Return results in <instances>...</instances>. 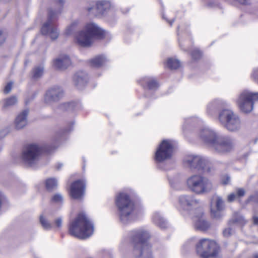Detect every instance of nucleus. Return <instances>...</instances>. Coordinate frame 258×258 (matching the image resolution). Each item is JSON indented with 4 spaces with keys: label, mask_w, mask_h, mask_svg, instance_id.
<instances>
[{
    "label": "nucleus",
    "mask_w": 258,
    "mask_h": 258,
    "mask_svg": "<svg viewBox=\"0 0 258 258\" xmlns=\"http://www.w3.org/2000/svg\"><path fill=\"white\" fill-rule=\"evenodd\" d=\"M94 225L84 212L78 213L70 221L68 232L71 235L82 239L90 237L94 232Z\"/></svg>",
    "instance_id": "f257e3e1"
},
{
    "label": "nucleus",
    "mask_w": 258,
    "mask_h": 258,
    "mask_svg": "<svg viewBox=\"0 0 258 258\" xmlns=\"http://www.w3.org/2000/svg\"><path fill=\"white\" fill-rule=\"evenodd\" d=\"M106 31L93 23H87L83 30L75 36V42L80 46L88 47L95 40H102L106 37Z\"/></svg>",
    "instance_id": "f03ea898"
},
{
    "label": "nucleus",
    "mask_w": 258,
    "mask_h": 258,
    "mask_svg": "<svg viewBox=\"0 0 258 258\" xmlns=\"http://www.w3.org/2000/svg\"><path fill=\"white\" fill-rule=\"evenodd\" d=\"M149 233L143 230H137L131 232L129 246L133 253L139 257L150 252L151 246L149 243Z\"/></svg>",
    "instance_id": "7ed1b4c3"
},
{
    "label": "nucleus",
    "mask_w": 258,
    "mask_h": 258,
    "mask_svg": "<svg viewBox=\"0 0 258 258\" xmlns=\"http://www.w3.org/2000/svg\"><path fill=\"white\" fill-rule=\"evenodd\" d=\"M218 120L228 131H238L241 128V120L238 115L231 109H223L219 113Z\"/></svg>",
    "instance_id": "20e7f679"
},
{
    "label": "nucleus",
    "mask_w": 258,
    "mask_h": 258,
    "mask_svg": "<svg viewBox=\"0 0 258 258\" xmlns=\"http://www.w3.org/2000/svg\"><path fill=\"white\" fill-rule=\"evenodd\" d=\"M115 205L118 209L121 220L127 219L135 210V204L127 194L119 193L115 198Z\"/></svg>",
    "instance_id": "39448f33"
},
{
    "label": "nucleus",
    "mask_w": 258,
    "mask_h": 258,
    "mask_svg": "<svg viewBox=\"0 0 258 258\" xmlns=\"http://www.w3.org/2000/svg\"><path fill=\"white\" fill-rule=\"evenodd\" d=\"M197 254L201 258H217L219 247L217 243L208 238H203L196 245Z\"/></svg>",
    "instance_id": "423d86ee"
},
{
    "label": "nucleus",
    "mask_w": 258,
    "mask_h": 258,
    "mask_svg": "<svg viewBox=\"0 0 258 258\" xmlns=\"http://www.w3.org/2000/svg\"><path fill=\"white\" fill-rule=\"evenodd\" d=\"M54 148L50 146H40L36 144H30L26 146L23 152L22 158L24 163L31 166L37 160L39 156L44 152H49Z\"/></svg>",
    "instance_id": "0eeeda50"
},
{
    "label": "nucleus",
    "mask_w": 258,
    "mask_h": 258,
    "mask_svg": "<svg viewBox=\"0 0 258 258\" xmlns=\"http://www.w3.org/2000/svg\"><path fill=\"white\" fill-rule=\"evenodd\" d=\"M188 188L197 194L210 191L212 188L211 182L207 178L199 175H194L187 180Z\"/></svg>",
    "instance_id": "6e6552de"
},
{
    "label": "nucleus",
    "mask_w": 258,
    "mask_h": 258,
    "mask_svg": "<svg viewBox=\"0 0 258 258\" xmlns=\"http://www.w3.org/2000/svg\"><path fill=\"white\" fill-rule=\"evenodd\" d=\"M258 101V92L243 91L238 97L237 103L241 111L248 113L253 109V103Z\"/></svg>",
    "instance_id": "1a4fd4ad"
},
{
    "label": "nucleus",
    "mask_w": 258,
    "mask_h": 258,
    "mask_svg": "<svg viewBox=\"0 0 258 258\" xmlns=\"http://www.w3.org/2000/svg\"><path fill=\"white\" fill-rule=\"evenodd\" d=\"M184 166L193 169H195L202 172H209V167L205 158L201 156L188 155L183 159Z\"/></svg>",
    "instance_id": "9d476101"
},
{
    "label": "nucleus",
    "mask_w": 258,
    "mask_h": 258,
    "mask_svg": "<svg viewBox=\"0 0 258 258\" xmlns=\"http://www.w3.org/2000/svg\"><path fill=\"white\" fill-rule=\"evenodd\" d=\"M60 12L53 11L49 10L47 22L44 23L41 29L43 35H49L52 40L56 39L58 36V33L55 25L56 16L57 13Z\"/></svg>",
    "instance_id": "9b49d317"
},
{
    "label": "nucleus",
    "mask_w": 258,
    "mask_h": 258,
    "mask_svg": "<svg viewBox=\"0 0 258 258\" xmlns=\"http://www.w3.org/2000/svg\"><path fill=\"white\" fill-rule=\"evenodd\" d=\"M233 139L219 135L211 149L216 153L224 154L230 152L234 148Z\"/></svg>",
    "instance_id": "f8f14e48"
},
{
    "label": "nucleus",
    "mask_w": 258,
    "mask_h": 258,
    "mask_svg": "<svg viewBox=\"0 0 258 258\" xmlns=\"http://www.w3.org/2000/svg\"><path fill=\"white\" fill-rule=\"evenodd\" d=\"M225 209L224 202L219 196H214L211 201L210 211L211 217L216 219L220 220L224 216L223 211Z\"/></svg>",
    "instance_id": "ddd939ff"
},
{
    "label": "nucleus",
    "mask_w": 258,
    "mask_h": 258,
    "mask_svg": "<svg viewBox=\"0 0 258 258\" xmlns=\"http://www.w3.org/2000/svg\"><path fill=\"white\" fill-rule=\"evenodd\" d=\"M199 136L200 139L211 148L219 135L211 128L204 127L200 130Z\"/></svg>",
    "instance_id": "4468645a"
},
{
    "label": "nucleus",
    "mask_w": 258,
    "mask_h": 258,
    "mask_svg": "<svg viewBox=\"0 0 258 258\" xmlns=\"http://www.w3.org/2000/svg\"><path fill=\"white\" fill-rule=\"evenodd\" d=\"M85 188L86 183L84 180H76L71 185L70 195L74 199H80L84 195Z\"/></svg>",
    "instance_id": "2eb2a0df"
},
{
    "label": "nucleus",
    "mask_w": 258,
    "mask_h": 258,
    "mask_svg": "<svg viewBox=\"0 0 258 258\" xmlns=\"http://www.w3.org/2000/svg\"><path fill=\"white\" fill-rule=\"evenodd\" d=\"M180 204L188 210L196 209V212L199 208H202V203L193 196L182 195L179 198Z\"/></svg>",
    "instance_id": "dca6fc26"
},
{
    "label": "nucleus",
    "mask_w": 258,
    "mask_h": 258,
    "mask_svg": "<svg viewBox=\"0 0 258 258\" xmlns=\"http://www.w3.org/2000/svg\"><path fill=\"white\" fill-rule=\"evenodd\" d=\"M111 7V3L109 1L102 0L96 2L95 5L87 9L89 13L95 16L103 15L108 11Z\"/></svg>",
    "instance_id": "f3484780"
},
{
    "label": "nucleus",
    "mask_w": 258,
    "mask_h": 258,
    "mask_svg": "<svg viewBox=\"0 0 258 258\" xmlns=\"http://www.w3.org/2000/svg\"><path fill=\"white\" fill-rule=\"evenodd\" d=\"M194 219V227L197 230L205 231L210 227V223L204 217V212L202 208H199L198 212L195 213Z\"/></svg>",
    "instance_id": "a211bd4d"
},
{
    "label": "nucleus",
    "mask_w": 258,
    "mask_h": 258,
    "mask_svg": "<svg viewBox=\"0 0 258 258\" xmlns=\"http://www.w3.org/2000/svg\"><path fill=\"white\" fill-rule=\"evenodd\" d=\"M173 142L169 140H162V161L171 158L174 153Z\"/></svg>",
    "instance_id": "6ab92c4d"
},
{
    "label": "nucleus",
    "mask_w": 258,
    "mask_h": 258,
    "mask_svg": "<svg viewBox=\"0 0 258 258\" xmlns=\"http://www.w3.org/2000/svg\"><path fill=\"white\" fill-rule=\"evenodd\" d=\"M63 94L59 87H54L46 92L45 99L47 101H56L62 97Z\"/></svg>",
    "instance_id": "aec40b11"
},
{
    "label": "nucleus",
    "mask_w": 258,
    "mask_h": 258,
    "mask_svg": "<svg viewBox=\"0 0 258 258\" xmlns=\"http://www.w3.org/2000/svg\"><path fill=\"white\" fill-rule=\"evenodd\" d=\"M71 64L70 57L66 55H61L53 60V66L56 70H63Z\"/></svg>",
    "instance_id": "412c9836"
},
{
    "label": "nucleus",
    "mask_w": 258,
    "mask_h": 258,
    "mask_svg": "<svg viewBox=\"0 0 258 258\" xmlns=\"http://www.w3.org/2000/svg\"><path fill=\"white\" fill-rule=\"evenodd\" d=\"M139 83L145 89L155 90L159 87V83L154 78H144L141 80Z\"/></svg>",
    "instance_id": "4be33fe9"
},
{
    "label": "nucleus",
    "mask_w": 258,
    "mask_h": 258,
    "mask_svg": "<svg viewBox=\"0 0 258 258\" xmlns=\"http://www.w3.org/2000/svg\"><path fill=\"white\" fill-rule=\"evenodd\" d=\"M28 109L23 111L16 118L15 125L17 129H21L27 124V116L28 114Z\"/></svg>",
    "instance_id": "5701e85b"
},
{
    "label": "nucleus",
    "mask_w": 258,
    "mask_h": 258,
    "mask_svg": "<svg viewBox=\"0 0 258 258\" xmlns=\"http://www.w3.org/2000/svg\"><path fill=\"white\" fill-rule=\"evenodd\" d=\"M73 81L76 86L85 85L88 82V76L83 71L78 72L74 75Z\"/></svg>",
    "instance_id": "b1692460"
},
{
    "label": "nucleus",
    "mask_w": 258,
    "mask_h": 258,
    "mask_svg": "<svg viewBox=\"0 0 258 258\" xmlns=\"http://www.w3.org/2000/svg\"><path fill=\"white\" fill-rule=\"evenodd\" d=\"M223 105V103L219 100H214L207 105V111L211 115H213L217 110Z\"/></svg>",
    "instance_id": "393cba45"
},
{
    "label": "nucleus",
    "mask_w": 258,
    "mask_h": 258,
    "mask_svg": "<svg viewBox=\"0 0 258 258\" xmlns=\"http://www.w3.org/2000/svg\"><path fill=\"white\" fill-rule=\"evenodd\" d=\"M106 58L103 55H97L89 60V63L92 67L100 68L106 62Z\"/></svg>",
    "instance_id": "a878e982"
},
{
    "label": "nucleus",
    "mask_w": 258,
    "mask_h": 258,
    "mask_svg": "<svg viewBox=\"0 0 258 258\" xmlns=\"http://www.w3.org/2000/svg\"><path fill=\"white\" fill-rule=\"evenodd\" d=\"M166 66L171 70H177L181 66V62L178 59L173 57L168 58L165 63Z\"/></svg>",
    "instance_id": "bb28decb"
},
{
    "label": "nucleus",
    "mask_w": 258,
    "mask_h": 258,
    "mask_svg": "<svg viewBox=\"0 0 258 258\" xmlns=\"http://www.w3.org/2000/svg\"><path fill=\"white\" fill-rule=\"evenodd\" d=\"M198 119L196 118H189L185 120L184 123L183 125V131L185 135L186 134L188 130H190L192 125H195L198 122Z\"/></svg>",
    "instance_id": "cd10ccee"
},
{
    "label": "nucleus",
    "mask_w": 258,
    "mask_h": 258,
    "mask_svg": "<svg viewBox=\"0 0 258 258\" xmlns=\"http://www.w3.org/2000/svg\"><path fill=\"white\" fill-rule=\"evenodd\" d=\"M57 186V181L55 178H50L45 180V187L47 190L52 191Z\"/></svg>",
    "instance_id": "c85d7f7f"
},
{
    "label": "nucleus",
    "mask_w": 258,
    "mask_h": 258,
    "mask_svg": "<svg viewBox=\"0 0 258 258\" xmlns=\"http://www.w3.org/2000/svg\"><path fill=\"white\" fill-rule=\"evenodd\" d=\"M231 221L234 223L240 225H243L246 222L244 218L239 214H235Z\"/></svg>",
    "instance_id": "c756f323"
},
{
    "label": "nucleus",
    "mask_w": 258,
    "mask_h": 258,
    "mask_svg": "<svg viewBox=\"0 0 258 258\" xmlns=\"http://www.w3.org/2000/svg\"><path fill=\"white\" fill-rule=\"evenodd\" d=\"M17 102V97L15 96H12L4 100V107L7 108L14 105Z\"/></svg>",
    "instance_id": "7c9ffc66"
},
{
    "label": "nucleus",
    "mask_w": 258,
    "mask_h": 258,
    "mask_svg": "<svg viewBox=\"0 0 258 258\" xmlns=\"http://www.w3.org/2000/svg\"><path fill=\"white\" fill-rule=\"evenodd\" d=\"M43 74V68L37 67L33 69L32 71V78L34 79L40 78Z\"/></svg>",
    "instance_id": "2f4dec72"
},
{
    "label": "nucleus",
    "mask_w": 258,
    "mask_h": 258,
    "mask_svg": "<svg viewBox=\"0 0 258 258\" xmlns=\"http://www.w3.org/2000/svg\"><path fill=\"white\" fill-rule=\"evenodd\" d=\"M154 160L156 164L160 163L161 162V143L158 145L157 150L154 157Z\"/></svg>",
    "instance_id": "473e14b6"
},
{
    "label": "nucleus",
    "mask_w": 258,
    "mask_h": 258,
    "mask_svg": "<svg viewBox=\"0 0 258 258\" xmlns=\"http://www.w3.org/2000/svg\"><path fill=\"white\" fill-rule=\"evenodd\" d=\"M40 222L44 229H50L51 228L50 223L43 216H40Z\"/></svg>",
    "instance_id": "72a5a7b5"
},
{
    "label": "nucleus",
    "mask_w": 258,
    "mask_h": 258,
    "mask_svg": "<svg viewBox=\"0 0 258 258\" xmlns=\"http://www.w3.org/2000/svg\"><path fill=\"white\" fill-rule=\"evenodd\" d=\"M62 200V197L60 195L55 194L51 198V202L54 203H61Z\"/></svg>",
    "instance_id": "f704fd0d"
},
{
    "label": "nucleus",
    "mask_w": 258,
    "mask_h": 258,
    "mask_svg": "<svg viewBox=\"0 0 258 258\" xmlns=\"http://www.w3.org/2000/svg\"><path fill=\"white\" fill-rule=\"evenodd\" d=\"M202 56L201 52L198 49H195L191 52V56L194 59H199Z\"/></svg>",
    "instance_id": "c9c22d12"
},
{
    "label": "nucleus",
    "mask_w": 258,
    "mask_h": 258,
    "mask_svg": "<svg viewBox=\"0 0 258 258\" xmlns=\"http://www.w3.org/2000/svg\"><path fill=\"white\" fill-rule=\"evenodd\" d=\"M13 87V83L9 82L5 86L4 89V93L6 94H8L11 91Z\"/></svg>",
    "instance_id": "e433bc0d"
},
{
    "label": "nucleus",
    "mask_w": 258,
    "mask_h": 258,
    "mask_svg": "<svg viewBox=\"0 0 258 258\" xmlns=\"http://www.w3.org/2000/svg\"><path fill=\"white\" fill-rule=\"evenodd\" d=\"M236 196L237 197L240 198L243 197L245 195V190L243 188H239L236 189Z\"/></svg>",
    "instance_id": "4c0bfd02"
},
{
    "label": "nucleus",
    "mask_w": 258,
    "mask_h": 258,
    "mask_svg": "<svg viewBox=\"0 0 258 258\" xmlns=\"http://www.w3.org/2000/svg\"><path fill=\"white\" fill-rule=\"evenodd\" d=\"M249 200L255 203H258V192H255L251 195L249 197Z\"/></svg>",
    "instance_id": "58836bf2"
},
{
    "label": "nucleus",
    "mask_w": 258,
    "mask_h": 258,
    "mask_svg": "<svg viewBox=\"0 0 258 258\" xmlns=\"http://www.w3.org/2000/svg\"><path fill=\"white\" fill-rule=\"evenodd\" d=\"M230 178L228 175H224L222 177L221 182L223 184H227L230 182Z\"/></svg>",
    "instance_id": "ea45409f"
},
{
    "label": "nucleus",
    "mask_w": 258,
    "mask_h": 258,
    "mask_svg": "<svg viewBox=\"0 0 258 258\" xmlns=\"http://www.w3.org/2000/svg\"><path fill=\"white\" fill-rule=\"evenodd\" d=\"M223 233L225 237H229L232 234V229L230 228H225Z\"/></svg>",
    "instance_id": "a19ab883"
},
{
    "label": "nucleus",
    "mask_w": 258,
    "mask_h": 258,
    "mask_svg": "<svg viewBox=\"0 0 258 258\" xmlns=\"http://www.w3.org/2000/svg\"><path fill=\"white\" fill-rule=\"evenodd\" d=\"M237 197L236 194L232 192L227 197V201L229 202H233L236 198Z\"/></svg>",
    "instance_id": "79ce46f5"
},
{
    "label": "nucleus",
    "mask_w": 258,
    "mask_h": 258,
    "mask_svg": "<svg viewBox=\"0 0 258 258\" xmlns=\"http://www.w3.org/2000/svg\"><path fill=\"white\" fill-rule=\"evenodd\" d=\"M252 77L258 83V68L255 69L252 74Z\"/></svg>",
    "instance_id": "37998d69"
},
{
    "label": "nucleus",
    "mask_w": 258,
    "mask_h": 258,
    "mask_svg": "<svg viewBox=\"0 0 258 258\" xmlns=\"http://www.w3.org/2000/svg\"><path fill=\"white\" fill-rule=\"evenodd\" d=\"M62 220L60 218H58L55 220L54 221V224L55 225L56 227L57 228H60L61 226Z\"/></svg>",
    "instance_id": "c03bdc74"
},
{
    "label": "nucleus",
    "mask_w": 258,
    "mask_h": 258,
    "mask_svg": "<svg viewBox=\"0 0 258 258\" xmlns=\"http://www.w3.org/2000/svg\"><path fill=\"white\" fill-rule=\"evenodd\" d=\"M194 245L193 243V239H191L188 241H187L185 244H184L183 246L186 248H189L191 246H192Z\"/></svg>",
    "instance_id": "a18cd8bd"
},
{
    "label": "nucleus",
    "mask_w": 258,
    "mask_h": 258,
    "mask_svg": "<svg viewBox=\"0 0 258 258\" xmlns=\"http://www.w3.org/2000/svg\"><path fill=\"white\" fill-rule=\"evenodd\" d=\"M76 25V23H73L70 27H69L66 31V35H69L71 34V31L73 28V27Z\"/></svg>",
    "instance_id": "49530a36"
},
{
    "label": "nucleus",
    "mask_w": 258,
    "mask_h": 258,
    "mask_svg": "<svg viewBox=\"0 0 258 258\" xmlns=\"http://www.w3.org/2000/svg\"><path fill=\"white\" fill-rule=\"evenodd\" d=\"M169 224L167 221V220H164L162 218V229L164 228H168L169 227Z\"/></svg>",
    "instance_id": "de8ad7c7"
},
{
    "label": "nucleus",
    "mask_w": 258,
    "mask_h": 258,
    "mask_svg": "<svg viewBox=\"0 0 258 258\" xmlns=\"http://www.w3.org/2000/svg\"><path fill=\"white\" fill-rule=\"evenodd\" d=\"M56 3L57 4V5L59 6V7L60 8H62L63 4H64V0H55Z\"/></svg>",
    "instance_id": "09e8293b"
},
{
    "label": "nucleus",
    "mask_w": 258,
    "mask_h": 258,
    "mask_svg": "<svg viewBox=\"0 0 258 258\" xmlns=\"http://www.w3.org/2000/svg\"><path fill=\"white\" fill-rule=\"evenodd\" d=\"M2 35H3V31L0 30V44L3 43L5 40V38L2 36Z\"/></svg>",
    "instance_id": "8fccbe9b"
},
{
    "label": "nucleus",
    "mask_w": 258,
    "mask_h": 258,
    "mask_svg": "<svg viewBox=\"0 0 258 258\" xmlns=\"http://www.w3.org/2000/svg\"><path fill=\"white\" fill-rule=\"evenodd\" d=\"M234 1L240 4H242V5L246 4L248 2V0H234Z\"/></svg>",
    "instance_id": "3c124183"
},
{
    "label": "nucleus",
    "mask_w": 258,
    "mask_h": 258,
    "mask_svg": "<svg viewBox=\"0 0 258 258\" xmlns=\"http://www.w3.org/2000/svg\"><path fill=\"white\" fill-rule=\"evenodd\" d=\"M252 219L253 224L258 225V217L253 216Z\"/></svg>",
    "instance_id": "603ef678"
},
{
    "label": "nucleus",
    "mask_w": 258,
    "mask_h": 258,
    "mask_svg": "<svg viewBox=\"0 0 258 258\" xmlns=\"http://www.w3.org/2000/svg\"><path fill=\"white\" fill-rule=\"evenodd\" d=\"M66 104H67L68 106L71 105L72 106H75V104H76V102L73 101V102L67 103Z\"/></svg>",
    "instance_id": "864d4df0"
},
{
    "label": "nucleus",
    "mask_w": 258,
    "mask_h": 258,
    "mask_svg": "<svg viewBox=\"0 0 258 258\" xmlns=\"http://www.w3.org/2000/svg\"><path fill=\"white\" fill-rule=\"evenodd\" d=\"M252 258H258V252H255L253 254Z\"/></svg>",
    "instance_id": "5fc2aeb1"
},
{
    "label": "nucleus",
    "mask_w": 258,
    "mask_h": 258,
    "mask_svg": "<svg viewBox=\"0 0 258 258\" xmlns=\"http://www.w3.org/2000/svg\"><path fill=\"white\" fill-rule=\"evenodd\" d=\"M174 19H172V20L168 21V22L169 23L170 25L172 26V25L173 23L174 22Z\"/></svg>",
    "instance_id": "6e6d98bb"
}]
</instances>
